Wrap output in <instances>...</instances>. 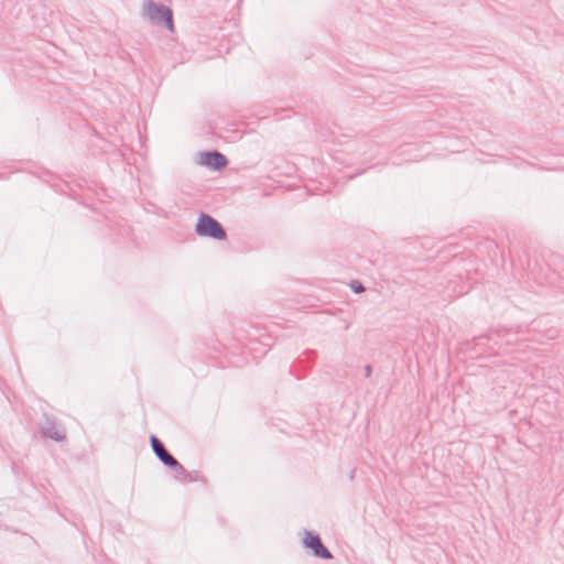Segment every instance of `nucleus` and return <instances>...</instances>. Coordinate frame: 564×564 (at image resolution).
<instances>
[{"mask_svg": "<svg viewBox=\"0 0 564 564\" xmlns=\"http://www.w3.org/2000/svg\"><path fill=\"white\" fill-rule=\"evenodd\" d=\"M197 232L202 236H209L217 239L225 237V231L220 225L209 216H202L197 224Z\"/></svg>", "mask_w": 564, "mask_h": 564, "instance_id": "f257e3e1", "label": "nucleus"}, {"mask_svg": "<svg viewBox=\"0 0 564 564\" xmlns=\"http://www.w3.org/2000/svg\"><path fill=\"white\" fill-rule=\"evenodd\" d=\"M144 10H145V14L151 20L165 22L166 26L170 30L173 29L172 13L167 8L162 7V6H156L154 3H149Z\"/></svg>", "mask_w": 564, "mask_h": 564, "instance_id": "f03ea898", "label": "nucleus"}, {"mask_svg": "<svg viewBox=\"0 0 564 564\" xmlns=\"http://www.w3.org/2000/svg\"><path fill=\"white\" fill-rule=\"evenodd\" d=\"M304 543L307 547L312 549L317 556L324 557V558L330 557V553L322 544V542L317 535H314L312 533H306V535L304 538Z\"/></svg>", "mask_w": 564, "mask_h": 564, "instance_id": "7ed1b4c3", "label": "nucleus"}, {"mask_svg": "<svg viewBox=\"0 0 564 564\" xmlns=\"http://www.w3.org/2000/svg\"><path fill=\"white\" fill-rule=\"evenodd\" d=\"M199 163L202 165H206L213 169H221L226 165L227 161L224 155L220 153L214 152V153H203L199 156Z\"/></svg>", "mask_w": 564, "mask_h": 564, "instance_id": "20e7f679", "label": "nucleus"}, {"mask_svg": "<svg viewBox=\"0 0 564 564\" xmlns=\"http://www.w3.org/2000/svg\"><path fill=\"white\" fill-rule=\"evenodd\" d=\"M152 446L155 454L161 458V460L170 466L176 465V460L164 449L163 445L156 437H152Z\"/></svg>", "mask_w": 564, "mask_h": 564, "instance_id": "39448f33", "label": "nucleus"}, {"mask_svg": "<svg viewBox=\"0 0 564 564\" xmlns=\"http://www.w3.org/2000/svg\"><path fill=\"white\" fill-rule=\"evenodd\" d=\"M352 288H354L355 292H357V293H359V292H361V291H362V288H361V286H359V285H356V286H355V285H352Z\"/></svg>", "mask_w": 564, "mask_h": 564, "instance_id": "423d86ee", "label": "nucleus"}, {"mask_svg": "<svg viewBox=\"0 0 564 564\" xmlns=\"http://www.w3.org/2000/svg\"><path fill=\"white\" fill-rule=\"evenodd\" d=\"M52 437L56 438V440H59L62 438L63 436L59 434V433H56L55 435H52Z\"/></svg>", "mask_w": 564, "mask_h": 564, "instance_id": "0eeeda50", "label": "nucleus"}]
</instances>
